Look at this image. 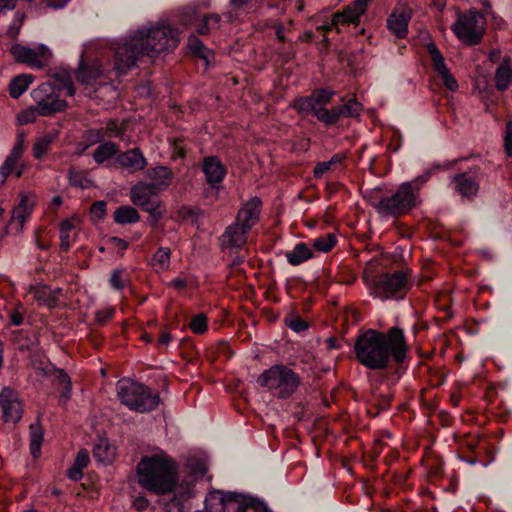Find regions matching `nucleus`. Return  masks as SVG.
<instances>
[{
	"instance_id": "nucleus-4",
	"label": "nucleus",
	"mask_w": 512,
	"mask_h": 512,
	"mask_svg": "<svg viewBox=\"0 0 512 512\" xmlns=\"http://www.w3.org/2000/svg\"><path fill=\"white\" fill-rule=\"evenodd\" d=\"M117 396L120 402L130 410L138 413H148L155 410L160 402V394L143 383L121 379L116 384Z\"/></svg>"
},
{
	"instance_id": "nucleus-49",
	"label": "nucleus",
	"mask_w": 512,
	"mask_h": 512,
	"mask_svg": "<svg viewBox=\"0 0 512 512\" xmlns=\"http://www.w3.org/2000/svg\"><path fill=\"white\" fill-rule=\"evenodd\" d=\"M84 138L89 146L98 143L100 145L104 142L105 134L102 129H89L86 131Z\"/></svg>"
},
{
	"instance_id": "nucleus-26",
	"label": "nucleus",
	"mask_w": 512,
	"mask_h": 512,
	"mask_svg": "<svg viewBox=\"0 0 512 512\" xmlns=\"http://www.w3.org/2000/svg\"><path fill=\"white\" fill-rule=\"evenodd\" d=\"M148 177L152 181L149 184L153 185L157 191H161L171 184L173 172L166 166H157L148 170Z\"/></svg>"
},
{
	"instance_id": "nucleus-2",
	"label": "nucleus",
	"mask_w": 512,
	"mask_h": 512,
	"mask_svg": "<svg viewBox=\"0 0 512 512\" xmlns=\"http://www.w3.org/2000/svg\"><path fill=\"white\" fill-rule=\"evenodd\" d=\"M408 344L402 329L392 327L387 332L367 329L354 343L357 361L371 370H384L390 361L402 363L406 359Z\"/></svg>"
},
{
	"instance_id": "nucleus-31",
	"label": "nucleus",
	"mask_w": 512,
	"mask_h": 512,
	"mask_svg": "<svg viewBox=\"0 0 512 512\" xmlns=\"http://www.w3.org/2000/svg\"><path fill=\"white\" fill-rule=\"evenodd\" d=\"M52 78L58 84V87H56L58 92L60 90H65L67 96H74L75 87L70 71L64 68H58L53 72Z\"/></svg>"
},
{
	"instance_id": "nucleus-29",
	"label": "nucleus",
	"mask_w": 512,
	"mask_h": 512,
	"mask_svg": "<svg viewBox=\"0 0 512 512\" xmlns=\"http://www.w3.org/2000/svg\"><path fill=\"white\" fill-rule=\"evenodd\" d=\"M187 475L183 479L192 482V488L195 491V483L202 479L208 471L207 465L204 461L199 459H191L186 465Z\"/></svg>"
},
{
	"instance_id": "nucleus-5",
	"label": "nucleus",
	"mask_w": 512,
	"mask_h": 512,
	"mask_svg": "<svg viewBox=\"0 0 512 512\" xmlns=\"http://www.w3.org/2000/svg\"><path fill=\"white\" fill-rule=\"evenodd\" d=\"M133 37L139 38L142 55L149 57H155L163 51L175 49L180 41L178 29L166 24L140 28L133 34Z\"/></svg>"
},
{
	"instance_id": "nucleus-24",
	"label": "nucleus",
	"mask_w": 512,
	"mask_h": 512,
	"mask_svg": "<svg viewBox=\"0 0 512 512\" xmlns=\"http://www.w3.org/2000/svg\"><path fill=\"white\" fill-rule=\"evenodd\" d=\"M363 110V105L355 98H350L342 105L332 108V125H335L342 117H358Z\"/></svg>"
},
{
	"instance_id": "nucleus-18",
	"label": "nucleus",
	"mask_w": 512,
	"mask_h": 512,
	"mask_svg": "<svg viewBox=\"0 0 512 512\" xmlns=\"http://www.w3.org/2000/svg\"><path fill=\"white\" fill-rule=\"evenodd\" d=\"M452 183L454 191L468 200L474 199L479 192V180L468 172L454 175Z\"/></svg>"
},
{
	"instance_id": "nucleus-10",
	"label": "nucleus",
	"mask_w": 512,
	"mask_h": 512,
	"mask_svg": "<svg viewBox=\"0 0 512 512\" xmlns=\"http://www.w3.org/2000/svg\"><path fill=\"white\" fill-rule=\"evenodd\" d=\"M408 288L407 273L394 271L376 276L372 283L371 293L381 299L403 298Z\"/></svg>"
},
{
	"instance_id": "nucleus-42",
	"label": "nucleus",
	"mask_w": 512,
	"mask_h": 512,
	"mask_svg": "<svg viewBox=\"0 0 512 512\" xmlns=\"http://www.w3.org/2000/svg\"><path fill=\"white\" fill-rule=\"evenodd\" d=\"M74 229V224L70 220H63L59 226L60 249L67 252L71 246L70 233Z\"/></svg>"
},
{
	"instance_id": "nucleus-62",
	"label": "nucleus",
	"mask_w": 512,
	"mask_h": 512,
	"mask_svg": "<svg viewBox=\"0 0 512 512\" xmlns=\"http://www.w3.org/2000/svg\"><path fill=\"white\" fill-rule=\"evenodd\" d=\"M194 55L204 60L205 64L208 65L211 57H213V52L204 46L200 51H198Z\"/></svg>"
},
{
	"instance_id": "nucleus-28",
	"label": "nucleus",
	"mask_w": 512,
	"mask_h": 512,
	"mask_svg": "<svg viewBox=\"0 0 512 512\" xmlns=\"http://www.w3.org/2000/svg\"><path fill=\"white\" fill-rule=\"evenodd\" d=\"M285 256L290 265L298 266L313 258L314 253L306 243L300 242L291 251L286 252Z\"/></svg>"
},
{
	"instance_id": "nucleus-53",
	"label": "nucleus",
	"mask_w": 512,
	"mask_h": 512,
	"mask_svg": "<svg viewBox=\"0 0 512 512\" xmlns=\"http://www.w3.org/2000/svg\"><path fill=\"white\" fill-rule=\"evenodd\" d=\"M248 499L254 500L256 503H258L261 506H263V511L260 510V509L256 510V509H254V507L252 508V506L251 507L249 506V508L248 507H244V511L245 512H270V510L268 509L267 505L263 501H260L259 499L251 497V496H244V495L238 494V504L242 505V504L246 503Z\"/></svg>"
},
{
	"instance_id": "nucleus-27",
	"label": "nucleus",
	"mask_w": 512,
	"mask_h": 512,
	"mask_svg": "<svg viewBox=\"0 0 512 512\" xmlns=\"http://www.w3.org/2000/svg\"><path fill=\"white\" fill-rule=\"evenodd\" d=\"M495 87L505 91L512 85V65L509 57H505L495 71Z\"/></svg>"
},
{
	"instance_id": "nucleus-47",
	"label": "nucleus",
	"mask_w": 512,
	"mask_h": 512,
	"mask_svg": "<svg viewBox=\"0 0 512 512\" xmlns=\"http://www.w3.org/2000/svg\"><path fill=\"white\" fill-rule=\"evenodd\" d=\"M189 327L195 334H203L207 330V317L204 314L196 315L192 318Z\"/></svg>"
},
{
	"instance_id": "nucleus-58",
	"label": "nucleus",
	"mask_w": 512,
	"mask_h": 512,
	"mask_svg": "<svg viewBox=\"0 0 512 512\" xmlns=\"http://www.w3.org/2000/svg\"><path fill=\"white\" fill-rule=\"evenodd\" d=\"M188 46L193 54L197 53L204 47L202 41L195 35H191L188 38Z\"/></svg>"
},
{
	"instance_id": "nucleus-11",
	"label": "nucleus",
	"mask_w": 512,
	"mask_h": 512,
	"mask_svg": "<svg viewBox=\"0 0 512 512\" xmlns=\"http://www.w3.org/2000/svg\"><path fill=\"white\" fill-rule=\"evenodd\" d=\"M31 97L36 103L38 114L41 116H51L67 107V101L60 99L56 86L51 83L40 84L32 90Z\"/></svg>"
},
{
	"instance_id": "nucleus-13",
	"label": "nucleus",
	"mask_w": 512,
	"mask_h": 512,
	"mask_svg": "<svg viewBox=\"0 0 512 512\" xmlns=\"http://www.w3.org/2000/svg\"><path fill=\"white\" fill-rule=\"evenodd\" d=\"M139 38L133 35L120 44L114 55V70L118 75L126 74L132 67L136 65L139 56H142V50L139 48Z\"/></svg>"
},
{
	"instance_id": "nucleus-60",
	"label": "nucleus",
	"mask_w": 512,
	"mask_h": 512,
	"mask_svg": "<svg viewBox=\"0 0 512 512\" xmlns=\"http://www.w3.org/2000/svg\"><path fill=\"white\" fill-rule=\"evenodd\" d=\"M23 151H24V135H19L17 142L14 144L10 153L20 158L22 156Z\"/></svg>"
},
{
	"instance_id": "nucleus-25",
	"label": "nucleus",
	"mask_w": 512,
	"mask_h": 512,
	"mask_svg": "<svg viewBox=\"0 0 512 512\" xmlns=\"http://www.w3.org/2000/svg\"><path fill=\"white\" fill-rule=\"evenodd\" d=\"M102 73L103 71L97 63L85 65L81 62L75 72V75L79 83L85 86H92L96 83Z\"/></svg>"
},
{
	"instance_id": "nucleus-35",
	"label": "nucleus",
	"mask_w": 512,
	"mask_h": 512,
	"mask_svg": "<svg viewBox=\"0 0 512 512\" xmlns=\"http://www.w3.org/2000/svg\"><path fill=\"white\" fill-rule=\"evenodd\" d=\"M33 210V202L27 196L21 198L20 203L12 210V220L17 221L20 226L26 222Z\"/></svg>"
},
{
	"instance_id": "nucleus-48",
	"label": "nucleus",
	"mask_w": 512,
	"mask_h": 512,
	"mask_svg": "<svg viewBox=\"0 0 512 512\" xmlns=\"http://www.w3.org/2000/svg\"><path fill=\"white\" fill-rule=\"evenodd\" d=\"M20 158L9 154L5 159L4 163L0 167V175L2 176V181H4L8 175L15 169L16 163Z\"/></svg>"
},
{
	"instance_id": "nucleus-19",
	"label": "nucleus",
	"mask_w": 512,
	"mask_h": 512,
	"mask_svg": "<svg viewBox=\"0 0 512 512\" xmlns=\"http://www.w3.org/2000/svg\"><path fill=\"white\" fill-rule=\"evenodd\" d=\"M262 202L260 198L254 197L250 199L238 212L236 222L251 230V228L259 222Z\"/></svg>"
},
{
	"instance_id": "nucleus-51",
	"label": "nucleus",
	"mask_w": 512,
	"mask_h": 512,
	"mask_svg": "<svg viewBox=\"0 0 512 512\" xmlns=\"http://www.w3.org/2000/svg\"><path fill=\"white\" fill-rule=\"evenodd\" d=\"M105 137H121L124 133V128L119 124L118 120H109L103 131Z\"/></svg>"
},
{
	"instance_id": "nucleus-8",
	"label": "nucleus",
	"mask_w": 512,
	"mask_h": 512,
	"mask_svg": "<svg viewBox=\"0 0 512 512\" xmlns=\"http://www.w3.org/2000/svg\"><path fill=\"white\" fill-rule=\"evenodd\" d=\"M457 38L466 45L474 46L481 42L485 32V20L475 10L460 13L451 27Z\"/></svg>"
},
{
	"instance_id": "nucleus-39",
	"label": "nucleus",
	"mask_w": 512,
	"mask_h": 512,
	"mask_svg": "<svg viewBox=\"0 0 512 512\" xmlns=\"http://www.w3.org/2000/svg\"><path fill=\"white\" fill-rule=\"evenodd\" d=\"M427 49L433 62L434 69L437 71L439 76L448 72L449 70L446 67L444 57L437 46L434 43H431L428 45Z\"/></svg>"
},
{
	"instance_id": "nucleus-3",
	"label": "nucleus",
	"mask_w": 512,
	"mask_h": 512,
	"mask_svg": "<svg viewBox=\"0 0 512 512\" xmlns=\"http://www.w3.org/2000/svg\"><path fill=\"white\" fill-rule=\"evenodd\" d=\"M430 178V173L400 184L394 192L386 193L375 200L372 205L383 219H397L410 213L421 202L419 191Z\"/></svg>"
},
{
	"instance_id": "nucleus-7",
	"label": "nucleus",
	"mask_w": 512,
	"mask_h": 512,
	"mask_svg": "<svg viewBox=\"0 0 512 512\" xmlns=\"http://www.w3.org/2000/svg\"><path fill=\"white\" fill-rule=\"evenodd\" d=\"M334 95L335 92L331 89H316L308 96L296 98L292 107L300 114H312L324 125L332 126V108L329 110L326 105Z\"/></svg>"
},
{
	"instance_id": "nucleus-20",
	"label": "nucleus",
	"mask_w": 512,
	"mask_h": 512,
	"mask_svg": "<svg viewBox=\"0 0 512 512\" xmlns=\"http://www.w3.org/2000/svg\"><path fill=\"white\" fill-rule=\"evenodd\" d=\"M116 162L131 173L141 171L147 165V160L139 148L119 152Z\"/></svg>"
},
{
	"instance_id": "nucleus-56",
	"label": "nucleus",
	"mask_w": 512,
	"mask_h": 512,
	"mask_svg": "<svg viewBox=\"0 0 512 512\" xmlns=\"http://www.w3.org/2000/svg\"><path fill=\"white\" fill-rule=\"evenodd\" d=\"M88 463L89 453L87 450L81 449L76 455L74 464L84 469L85 467H87Z\"/></svg>"
},
{
	"instance_id": "nucleus-64",
	"label": "nucleus",
	"mask_w": 512,
	"mask_h": 512,
	"mask_svg": "<svg viewBox=\"0 0 512 512\" xmlns=\"http://www.w3.org/2000/svg\"><path fill=\"white\" fill-rule=\"evenodd\" d=\"M68 2L69 0H45L47 7L52 9H62Z\"/></svg>"
},
{
	"instance_id": "nucleus-50",
	"label": "nucleus",
	"mask_w": 512,
	"mask_h": 512,
	"mask_svg": "<svg viewBox=\"0 0 512 512\" xmlns=\"http://www.w3.org/2000/svg\"><path fill=\"white\" fill-rule=\"evenodd\" d=\"M38 114V110H36V106L30 107L28 110H25L18 114L17 122L19 125H26L28 123H33L36 121Z\"/></svg>"
},
{
	"instance_id": "nucleus-54",
	"label": "nucleus",
	"mask_w": 512,
	"mask_h": 512,
	"mask_svg": "<svg viewBox=\"0 0 512 512\" xmlns=\"http://www.w3.org/2000/svg\"><path fill=\"white\" fill-rule=\"evenodd\" d=\"M106 202L103 200L94 202L90 207V213L93 217L101 219L104 217L106 212Z\"/></svg>"
},
{
	"instance_id": "nucleus-59",
	"label": "nucleus",
	"mask_w": 512,
	"mask_h": 512,
	"mask_svg": "<svg viewBox=\"0 0 512 512\" xmlns=\"http://www.w3.org/2000/svg\"><path fill=\"white\" fill-rule=\"evenodd\" d=\"M444 85L450 90L455 91L458 88L456 79L448 72L441 75Z\"/></svg>"
},
{
	"instance_id": "nucleus-43",
	"label": "nucleus",
	"mask_w": 512,
	"mask_h": 512,
	"mask_svg": "<svg viewBox=\"0 0 512 512\" xmlns=\"http://www.w3.org/2000/svg\"><path fill=\"white\" fill-rule=\"evenodd\" d=\"M171 251L167 247H160L152 257V265L157 270H167L170 265Z\"/></svg>"
},
{
	"instance_id": "nucleus-12",
	"label": "nucleus",
	"mask_w": 512,
	"mask_h": 512,
	"mask_svg": "<svg viewBox=\"0 0 512 512\" xmlns=\"http://www.w3.org/2000/svg\"><path fill=\"white\" fill-rule=\"evenodd\" d=\"M249 506L263 511V506L254 500L248 499L244 504H238V493L214 491L205 498L206 512H245L244 507Z\"/></svg>"
},
{
	"instance_id": "nucleus-15",
	"label": "nucleus",
	"mask_w": 512,
	"mask_h": 512,
	"mask_svg": "<svg viewBox=\"0 0 512 512\" xmlns=\"http://www.w3.org/2000/svg\"><path fill=\"white\" fill-rule=\"evenodd\" d=\"M0 408L4 422L16 424L22 417V404L18 393L10 388L4 387L0 391Z\"/></svg>"
},
{
	"instance_id": "nucleus-36",
	"label": "nucleus",
	"mask_w": 512,
	"mask_h": 512,
	"mask_svg": "<svg viewBox=\"0 0 512 512\" xmlns=\"http://www.w3.org/2000/svg\"><path fill=\"white\" fill-rule=\"evenodd\" d=\"M114 221L118 224H132L140 220L138 211L131 206H120L114 212Z\"/></svg>"
},
{
	"instance_id": "nucleus-32",
	"label": "nucleus",
	"mask_w": 512,
	"mask_h": 512,
	"mask_svg": "<svg viewBox=\"0 0 512 512\" xmlns=\"http://www.w3.org/2000/svg\"><path fill=\"white\" fill-rule=\"evenodd\" d=\"M34 299L40 304L49 308H55L58 305L56 292L47 286H38L32 289Z\"/></svg>"
},
{
	"instance_id": "nucleus-45",
	"label": "nucleus",
	"mask_w": 512,
	"mask_h": 512,
	"mask_svg": "<svg viewBox=\"0 0 512 512\" xmlns=\"http://www.w3.org/2000/svg\"><path fill=\"white\" fill-rule=\"evenodd\" d=\"M55 371V378L63 386L61 398L69 399L71 390H72V384L69 375L63 370L58 368H53Z\"/></svg>"
},
{
	"instance_id": "nucleus-61",
	"label": "nucleus",
	"mask_w": 512,
	"mask_h": 512,
	"mask_svg": "<svg viewBox=\"0 0 512 512\" xmlns=\"http://www.w3.org/2000/svg\"><path fill=\"white\" fill-rule=\"evenodd\" d=\"M83 468L78 467L73 464V466L68 470L67 475L73 481H79L83 477Z\"/></svg>"
},
{
	"instance_id": "nucleus-41",
	"label": "nucleus",
	"mask_w": 512,
	"mask_h": 512,
	"mask_svg": "<svg viewBox=\"0 0 512 512\" xmlns=\"http://www.w3.org/2000/svg\"><path fill=\"white\" fill-rule=\"evenodd\" d=\"M54 139L55 136L52 134H46L37 139L33 145V156L36 159H41L50 149Z\"/></svg>"
},
{
	"instance_id": "nucleus-38",
	"label": "nucleus",
	"mask_w": 512,
	"mask_h": 512,
	"mask_svg": "<svg viewBox=\"0 0 512 512\" xmlns=\"http://www.w3.org/2000/svg\"><path fill=\"white\" fill-rule=\"evenodd\" d=\"M68 180L71 186L81 189H88L93 186V181L84 172L76 171L72 168L68 171Z\"/></svg>"
},
{
	"instance_id": "nucleus-46",
	"label": "nucleus",
	"mask_w": 512,
	"mask_h": 512,
	"mask_svg": "<svg viewBox=\"0 0 512 512\" xmlns=\"http://www.w3.org/2000/svg\"><path fill=\"white\" fill-rule=\"evenodd\" d=\"M285 323L290 329L297 333L308 329L307 322L298 315H290L286 317Z\"/></svg>"
},
{
	"instance_id": "nucleus-21",
	"label": "nucleus",
	"mask_w": 512,
	"mask_h": 512,
	"mask_svg": "<svg viewBox=\"0 0 512 512\" xmlns=\"http://www.w3.org/2000/svg\"><path fill=\"white\" fill-rule=\"evenodd\" d=\"M249 230L238 224L233 223L222 234L220 241L223 248L239 249L247 242V234Z\"/></svg>"
},
{
	"instance_id": "nucleus-17",
	"label": "nucleus",
	"mask_w": 512,
	"mask_h": 512,
	"mask_svg": "<svg viewBox=\"0 0 512 512\" xmlns=\"http://www.w3.org/2000/svg\"><path fill=\"white\" fill-rule=\"evenodd\" d=\"M202 172L212 189H218L224 180L227 169L217 156H207L202 162Z\"/></svg>"
},
{
	"instance_id": "nucleus-16",
	"label": "nucleus",
	"mask_w": 512,
	"mask_h": 512,
	"mask_svg": "<svg viewBox=\"0 0 512 512\" xmlns=\"http://www.w3.org/2000/svg\"><path fill=\"white\" fill-rule=\"evenodd\" d=\"M368 3L354 1L351 5L343 8L342 11L337 12L333 15L331 23L329 25L319 26L317 29L329 31L332 27L349 24H358L360 17L365 13Z\"/></svg>"
},
{
	"instance_id": "nucleus-33",
	"label": "nucleus",
	"mask_w": 512,
	"mask_h": 512,
	"mask_svg": "<svg viewBox=\"0 0 512 512\" xmlns=\"http://www.w3.org/2000/svg\"><path fill=\"white\" fill-rule=\"evenodd\" d=\"M34 77L28 74H22L14 77L9 84V94L12 98H19L33 82Z\"/></svg>"
},
{
	"instance_id": "nucleus-34",
	"label": "nucleus",
	"mask_w": 512,
	"mask_h": 512,
	"mask_svg": "<svg viewBox=\"0 0 512 512\" xmlns=\"http://www.w3.org/2000/svg\"><path fill=\"white\" fill-rule=\"evenodd\" d=\"M30 451L34 458L39 457L43 442V429L39 421L29 426Z\"/></svg>"
},
{
	"instance_id": "nucleus-40",
	"label": "nucleus",
	"mask_w": 512,
	"mask_h": 512,
	"mask_svg": "<svg viewBox=\"0 0 512 512\" xmlns=\"http://www.w3.org/2000/svg\"><path fill=\"white\" fill-rule=\"evenodd\" d=\"M337 243V237L333 233H328L313 240L312 246L315 250L323 253L329 252Z\"/></svg>"
},
{
	"instance_id": "nucleus-44",
	"label": "nucleus",
	"mask_w": 512,
	"mask_h": 512,
	"mask_svg": "<svg viewBox=\"0 0 512 512\" xmlns=\"http://www.w3.org/2000/svg\"><path fill=\"white\" fill-rule=\"evenodd\" d=\"M345 159L342 154H335L329 161L319 162L314 167V177L320 178L325 172L329 171L335 164L341 163Z\"/></svg>"
},
{
	"instance_id": "nucleus-52",
	"label": "nucleus",
	"mask_w": 512,
	"mask_h": 512,
	"mask_svg": "<svg viewBox=\"0 0 512 512\" xmlns=\"http://www.w3.org/2000/svg\"><path fill=\"white\" fill-rule=\"evenodd\" d=\"M114 313L115 308L104 307L95 312V319L98 324L103 325L113 317Z\"/></svg>"
},
{
	"instance_id": "nucleus-9",
	"label": "nucleus",
	"mask_w": 512,
	"mask_h": 512,
	"mask_svg": "<svg viewBox=\"0 0 512 512\" xmlns=\"http://www.w3.org/2000/svg\"><path fill=\"white\" fill-rule=\"evenodd\" d=\"M153 185L138 182L130 189V198L134 205L150 215L152 224H156L164 215L165 208Z\"/></svg>"
},
{
	"instance_id": "nucleus-63",
	"label": "nucleus",
	"mask_w": 512,
	"mask_h": 512,
	"mask_svg": "<svg viewBox=\"0 0 512 512\" xmlns=\"http://www.w3.org/2000/svg\"><path fill=\"white\" fill-rule=\"evenodd\" d=\"M109 243L120 250H126L128 248V242L119 237H111Z\"/></svg>"
},
{
	"instance_id": "nucleus-14",
	"label": "nucleus",
	"mask_w": 512,
	"mask_h": 512,
	"mask_svg": "<svg viewBox=\"0 0 512 512\" xmlns=\"http://www.w3.org/2000/svg\"><path fill=\"white\" fill-rule=\"evenodd\" d=\"M184 24H193L195 30L200 35H207L213 30L220 28L221 16L219 14L198 15L195 6H188L182 15Z\"/></svg>"
},
{
	"instance_id": "nucleus-23",
	"label": "nucleus",
	"mask_w": 512,
	"mask_h": 512,
	"mask_svg": "<svg viewBox=\"0 0 512 512\" xmlns=\"http://www.w3.org/2000/svg\"><path fill=\"white\" fill-rule=\"evenodd\" d=\"M10 53L19 63H24L39 69L43 67V62L37 52L29 47L15 44L11 47Z\"/></svg>"
},
{
	"instance_id": "nucleus-22",
	"label": "nucleus",
	"mask_w": 512,
	"mask_h": 512,
	"mask_svg": "<svg viewBox=\"0 0 512 512\" xmlns=\"http://www.w3.org/2000/svg\"><path fill=\"white\" fill-rule=\"evenodd\" d=\"M411 14L407 10L393 12L387 19V27L389 31L397 38H405L408 33V22Z\"/></svg>"
},
{
	"instance_id": "nucleus-6",
	"label": "nucleus",
	"mask_w": 512,
	"mask_h": 512,
	"mask_svg": "<svg viewBox=\"0 0 512 512\" xmlns=\"http://www.w3.org/2000/svg\"><path fill=\"white\" fill-rule=\"evenodd\" d=\"M261 387L273 391L278 398H289L301 383L300 376L291 368L278 364L265 370L257 379Z\"/></svg>"
},
{
	"instance_id": "nucleus-30",
	"label": "nucleus",
	"mask_w": 512,
	"mask_h": 512,
	"mask_svg": "<svg viewBox=\"0 0 512 512\" xmlns=\"http://www.w3.org/2000/svg\"><path fill=\"white\" fill-rule=\"evenodd\" d=\"M119 153V146L111 141L101 143L93 152L92 157L94 161L101 165L107 160L117 157Z\"/></svg>"
},
{
	"instance_id": "nucleus-57",
	"label": "nucleus",
	"mask_w": 512,
	"mask_h": 512,
	"mask_svg": "<svg viewBox=\"0 0 512 512\" xmlns=\"http://www.w3.org/2000/svg\"><path fill=\"white\" fill-rule=\"evenodd\" d=\"M110 284L113 288L116 290H121L124 287V283L122 280V271L121 270H114L111 278H110Z\"/></svg>"
},
{
	"instance_id": "nucleus-1",
	"label": "nucleus",
	"mask_w": 512,
	"mask_h": 512,
	"mask_svg": "<svg viewBox=\"0 0 512 512\" xmlns=\"http://www.w3.org/2000/svg\"><path fill=\"white\" fill-rule=\"evenodd\" d=\"M136 471L142 488L164 496L161 505L166 512L191 511L196 492L187 479L177 483L178 465L171 457L165 454L143 456Z\"/></svg>"
},
{
	"instance_id": "nucleus-37",
	"label": "nucleus",
	"mask_w": 512,
	"mask_h": 512,
	"mask_svg": "<svg viewBox=\"0 0 512 512\" xmlns=\"http://www.w3.org/2000/svg\"><path fill=\"white\" fill-rule=\"evenodd\" d=\"M94 458L100 463H110L114 457V449L106 441H100L93 449Z\"/></svg>"
},
{
	"instance_id": "nucleus-55",
	"label": "nucleus",
	"mask_w": 512,
	"mask_h": 512,
	"mask_svg": "<svg viewBox=\"0 0 512 512\" xmlns=\"http://www.w3.org/2000/svg\"><path fill=\"white\" fill-rule=\"evenodd\" d=\"M504 148L508 156H512V121L506 123V131L504 136Z\"/></svg>"
}]
</instances>
